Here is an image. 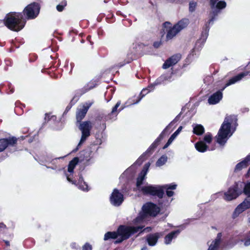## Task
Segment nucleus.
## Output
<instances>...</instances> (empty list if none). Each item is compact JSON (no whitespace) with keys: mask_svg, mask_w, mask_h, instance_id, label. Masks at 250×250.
Listing matches in <instances>:
<instances>
[{"mask_svg":"<svg viewBox=\"0 0 250 250\" xmlns=\"http://www.w3.org/2000/svg\"><path fill=\"white\" fill-rule=\"evenodd\" d=\"M195 147L198 151L202 153L205 152L208 150V146L203 141L197 142L195 144Z\"/></svg>","mask_w":250,"mask_h":250,"instance_id":"nucleus-25","label":"nucleus"},{"mask_svg":"<svg viewBox=\"0 0 250 250\" xmlns=\"http://www.w3.org/2000/svg\"><path fill=\"white\" fill-rule=\"evenodd\" d=\"M244 245L246 246H248L250 245V238H247L244 242Z\"/></svg>","mask_w":250,"mask_h":250,"instance_id":"nucleus-43","label":"nucleus"},{"mask_svg":"<svg viewBox=\"0 0 250 250\" xmlns=\"http://www.w3.org/2000/svg\"><path fill=\"white\" fill-rule=\"evenodd\" d=\"M76 186H78L79 188L80 189L83 190V191H88V185L86 184L85 182H83L80 184H79L78 185L77 184V182H76V184H75Z\"/></svg>","mask_w":250,"mask_h":250,"instance_id":"nucleus-32","label":"nucleus"},{"mask_svg":"<svg viewBox=\"0 0 250 250\" xmlns=\"http://www.w3.org/2000/svg\"><path fill=\"white\" fill-rule=\"evenodd\" d=\"M181 55L175 54L167 60L163 65V68L167 69L176 64L180 60Z\"/></svg>","mask_w":250,"mask_h":250,"instance_id":"nucleus-18","label":"nucleus"},{"mask_svg":"<svg viewBox=\"0 0 250 250\" xmlns=\"http://www.w3.org/2000/svg\"><path fill=\"white\" fill-rule=\"evenodd\" d=\"M175 139H174L173 138H172V137H170V138L168 139V141H167V143L168 144H169V145H170L172 142L174 141Z\"/></svg>","mask_w":250,"mask_h":250,"instance_id":"nucleus-50","label":"nucleus"},{"mask_svg":"<svg viewBox=\"0 0 250 250\" xmlns=\"http://www.w3.org/2000/svg\"><path fill=\"white\" fill-rule=\"evenodd\" d=\"M6 228V226L3 223H0V229H5Z\"/></svg>","mask_w":250,"mask_h":250,"instance_id":"nucleus-53","label":"nucleus"},{"mask_svg":"<svg viewBox=\"0 0 250 250\" xmlns=\"http://www.w3.org/2000/svg\"><path fill=\"white\" fill-rule=\"evenodd\" d=\"M248 160L247 157L241 162L238 163L234 168V172H237L241 170L242 169L246 168L248 166Z\"/></svg>","mask_w":250,"mask_h":250,"instance_id":"nucleus-27","label":"nucleus"},{"mask_svg":"<svg viewBox=\"0 0 250 250\" xmlns=\"http://www.w3.org/2000/svg\"><path fill=\"white\" fill-rule=\"evenodd\" d=\"M183 127L180 126L178 127V128L171 135V137L175 139L176 137L178 135L180 132L182 131Z\"/></svg>","mask_w":250,"mask_h":250,"instance_id":"nucleus-36","label":"nucleus"},{"mask_svg":"<svg viewBox=\"0 0 250 250\" xmlns=\"http://www.w3.org/2000/svg\"><path fill=\"white\" fill-rule=\"evenodd\" d=\"M121 104V102L118 101L116 105L113 107L112 111H111V114L113 115H115L116 116L117 115L118 112H117V108Z\"/></svg>","mask_w":250,"mask_h":250,"instance_id":"nucleus-34","label":"nucleus"},{"mask_svg":"<svg viewBox=\"0 0 250 250\" xmlns=\"http://www.w3.org/2000/svg\"><path fill=\"white\" fill-rule=\"evenodd\" d=\"M243 186H244L243 191L247 197L234 209L232 215L233 219L237 218L241 213L250 208V182H243Z\"/></svg>","mask_w":250,"mask_h":250,"instance_id":"nucleus-6","label":"nucleus"},{"mask_svg":"<svg viewBox=\"0 0 250 250\" xmlns=\"http://www.w3.org/2000/svg\"><path fill=\"white\" fill-rule=\"evenodd\" d=\"M189 23V20L184 18L178 21L173 26L169 22H165L164 26L166 28V40L169 41L174 39L182 30L186 28Z\"/></svg>","mask_w":250,"mask_h":250,"instance_id":"nucleus-5","label":"nucleus"},{"mask_svg":"<svg viewBox=\"0 0 250 250\" xmlns=\"http://www.w3.org/2000/svg\"><path fill=\"white\" fill-rule=\"evenodd\" d=\"M69 108L68 107H67L66 108V110L67 111L69 110Z\"/></svg>","mask_w":250,"mask_h":250,"instance_id":"nucleus-64","label":"nucleus"},{"mask_svg":"<svg viewBox=\"0 0 250 250\" xmlns=\"http://www.w3.org/2000/svg\"><path fill=\"white\" fill-rule=\"evenodd\" d=\"M144 160V155H142L137 159V160L135 163L134 165H138L140 166L142 164Z\"/></svg>","mask_w":250,"mask_h":250,"instance_id":"nucleus-38","label":"nucleus"},{"mask_svg":"<svg viewBox=\"0 0 250 250\" xmlns=\"http://www.w3.org/2000/svg\"><path fill=\"white\" fill-rule=\"evenodd\" d=\"M66 5V1L65 0L62 1L61 3L58 4L56 8L58 11L61 12L63 10L64 7Z\"/></svg>","mask_w":250,"mask_h":250,"instance_id":"nucleus-33","label":"nucleus"},{"mask_svg":"<svg viewBox=\"0 0 250 250\" xmlns=\"http://www.w3.org/2000/svg\"><path fill=\"white\" fill-rule=\"evenodd\" d=\"M79 162L80 161L78 157H75L70 161L68 166V172L69 173V174L67 173L65 174L67 181L72 184H76L75 181L72 180L71 176H72L74 168Z\"/></svg>","mask_w":250,"mask_h":250,"instance_id":"nucleus-14","label":"nucleus"},{"mask_svg":"<svg viewBox=\"0 0 250 250\" xmlns=\"http://www.w3.org/2000/svg\"><path fill=\"white\" fill-rule=\"evenodd\" d=\"M170 77L167 75H162L161 77L158 78L153 83L150 84L148 86L144 88L140 93V97L138 99L134 102L132 104H137L142 100V99L147 93L153 91L156 86L161 84L164 83L165 81H170Z\"/></svg>","mask_w":250,"mask_h":250,"instance_id":"nucleus-9","label":"nucleus"},{"mask_svg":"<svg viewBox=\"0 0 250 250\" xmlns=\"http://www.w3.org/2000/svg\"><path fill=\"white\" fill-rule=\"evenodd\" d=\"M167 157L166 155L162 156L156 162V165L157 167H161L163 166L167 161Z\"/></svg>","mask_w":250,"mask_h":250,"instance_id":"nucleus-29","label":"nucleus"},{"mask_svg":"<svg viewBox=\"0 0 250 250\" xmlns=\"http://www.w3.org/2000/svg\"><path fill=\"white\" fill-rule=\"evenodd\" d=\"M45 166L47 168H49V169H51L53 170H56L57 168V167L56 166H54V167H49V166H47L46 165H45Z\"/></svg>","mask_w":250,"mask_h":250,"instance_id":"nucleus-49","label":"nucleus"},{"mask_svg":"<svg viewBox=\"0 0 250 250\" xmlns=\"http://www.w3.org/2000/svg\"><path fill=\"white\" fill-rule=\"evenodd\" d=\"M76 243H72L71 244V247L73 248V249H76L77 247H76Z\"/></svg>","mask_w":250,"mask_h":250,"instance_id":"nucleus-54","label":"nucleus"},{"mask_svg":"<svg viewBox=\"0 0 250 250\" xmlns=\"http://www.w3.org/2000/svg\"><path fill=\"white\" fill-rule=\"evenodd\" d=\"M141 250H148V249L146 247H144L141 249Z\"/></svg>","mask_w":250,"mask_h":250,"instance_id":"nucleus-60","label":"nucleus"},{"mask_svg":"<svg viewBox=\"0 0 250 250\" xmlns=\"http://www.w3.org/2000/svg\"><path fill=\"white\" fill-rule=\"evenodd\" d=\"M168 128V125H167L165 129L162 132V133L160 134L159 137L155 140L156 142H159L163 139L164 137V132Z\"/></svg>","mask_w":250,"mask_h":250,"instance_id":"nucleus-37","label":"nucleus"},{"mask_svg":"<svg viewBox=\"0 0 250 250\" xmlns=\"http://www.w3.org/2000/svg\"><path fill=\"white\" fill-rule=\"evenodd\" d=\"M247 159L248 160V162L250 161V154L247 156ZM247 174L248 175V176H250V168H249V170L248 171Z\"/></svg>","mask_w":250,"mask_h":250,"instance_id":"nucleus-45","label":"nucleus"},{"mask_svg":"<svg viewBox=\"0 0 250 250\" xmlns=\"http://www.w3.org/2000/svg\"><path fill=\"white\" fill-rule=\"evenodd\" d=\"M45 163H47V160H43V158H40V160H39V163L41 165H44V164Z\"/></svg>","mask_w":250,"mask_h":250,"instance_id":"nucleus-46","label":"nucleus"},{"mask_svg":"<svg viewBox=\"0 0 250 250\" xmlns=\"http://www.w3.org/2000/svg\"><path fill=\"white\" fill-rule=\"evenodd\" d=\"M161 42H154L153 43V46L155 47V48H158L160 47V46L161 45Z\"/></svg>","mask_w":250,"mask_h":250,"instance_id":"nucleus-42","label":"nucleus"},{"mask_svg":"<svg viewBox=\"0 0 250 250\" xmlns=\"http://www.w3.org/2000/svg\"><path fill=\"white\" fill-rule=\"evenodd\" d=\"M212 140V136L211 134L209 133H208L205 135L203 141H204V142L207 145L210 144Z\"/></svg>","mask_w":250,"mask_h":250,"instance_id":"nucleus-30","label":"nucleus"},{"mask_svg":"<svg viewBox=\"0 0 250 250\" xmlns=\"http://www.w3.org/2000/svg\"><path fill=\"white\" fill-rule=\"evenodd\" d=\"M181 230L177 229L172 231L168 234H167L164 238L165 244L166 245L170 244L173 239H175L177 236L180 234Z\"/></svg>","mask_w":250,"mask_h":250,"instance_id":"nucleus-22","label":"nucleus"},{"mask_svg":"<svg viewBox=\"0 0 250 250\" xmlns=\"http://www.w3.org/2000/svg\"><path fill=\"white\" fill-rule=\"evenodd\" d=\"M40 7L36 3L28 5L23 10V14L27 20L34 19L39 15Z\"/></svg>","mask_w":250,"mask_h":250,"instance_id":"nucleus-13","label":"nucleus"},{"mask_svg":"<svg viewBox=\"0 0 250 250\" xmlns=\"http://www.w3.org/2000/svg\"><path fill=\"white\" fill-rule=\"evenodd\" d=\"M248 72H244L239 73L236 76H235L230 79L228 82L226 83L225 86L222 89V91L224 90L227 87L234 84L239 81H240L244 77L248 75Z\"/></svg>","mask_w":250,"mask_h":250,"instance_id":"nucleus-20","label":"nucleus"},{"mask_svg":"<svg viewBox=\"0 0 250 250\" xmlns=\"http://www.w3.org/2000/svg\"><path fill=\"white\" fill-rule=\"evenodd\" d=\"M159 142H156L155 141L149 147V149H151V148H153L156 147L157 145V144Z\"/></svg>","mask_w":250,"mask_h":250,"instance_id":"nucleus-48","label":"nucleus"},{"mask_svg":"<svg viewBox=\"0 0 250 250\" xmlns=\"http://www.w3.org/2000/svg\"><path fill=\"white\" fill-rule=\"evenodd\" d=\"M218 0H210V6H212V7L214 6L215 4L217 2V1H218Z\"/></svg>","mask_w":250,"mask_h":250,"instance_id":"nucleus-44","label":"nucleus"},{"mask_svg":"<svg viewBox=\"0 0 250 250\" xmlns=\"http://www.w3.org/2000/svg\"><path fill=\"white\" fill-rule=\"evenodd\" d=\"M179 116H180V114L177 115L175 118L168 125V127L173 123H175L176 122H177L178 121V119H179Z\"/></svg>","mask_w":250,"mask_h":250,"instance_id":"nucleus-41","label":"nucleus"},{"mask_svg":"<svg viewBox=\"0 0 250 250\" xmlns=\"http://www.w3.org/2000/svg\"><path fill=\"white\" fill-rule=\"evenodd\" d=\"M242 185L243 182H238L229 187L228 191L224 192V199L230 201L238 197L242 192V189L239 188V187H242Z\"/></svg>","mask_w":250,"mask_h":250,"instance_id":"nucleus-10","label":"nucleus"},{"mask_svg":"<svg viewBox=\"0 0 250 250\" xmlns=\"http://www.w3.org/2000/svg\"><path fill=\"white\" fill-rule=\"evenodd\" d=\"M162 188L166 189V194L168 197H171L174 194V192L171 190L175 189L177 188V185L174 183L164 185Z\"/></svg>","mask_w":250,"mask_h":250,"instance_id":"nucleus-24","label":"nucleus"},{"mask_svg":"<svg viewBox=\"0 0 250 250\" xmlns=\"http://www.w3.org/2000/svg\"><path fill=\"white\" fill-rule=\"evenodd\" d=\"M197 3L193 1L189 2V10L190 12H192L195 11Z\"/></svg>","mask_w":250,"mask_h":250,"instance_id":"nucleus-35","label":"nucleus"},{"mask_svg":"<svg viewBox=\"0 0 250 250\" xmlns=\"http://www.w3.org/2000/svg\"><path fill=\"white\" fill-rule=\"evenodd\" d=\"M159 142H156L155 141L149 147V149H151V148H153L156 147L157 145V144Z\"/></svg>","mask_w":250,"mask_h":250,"instance_id":"nucleus-47","label":"nucleus"},{"mask_svg":"<svg viewBox=\"0 0 250 250\" xmlns=\"http://www.w3.org/2000/svg\"><path fill=\"white\" fill-rule=\"evenodd\" d=\"M170 145L169 144H168V143L167 142L166 145L164 146V148H166L167 147Z\"/></svg>","mask_w":250,"mask_h":250,"instance_id":"nucleus-57","label":"nucleus"},{"mask_svg":"<svg viewBox=\"0 0 250 250\" xmlns=\"http://www.w3.org/2000/svg\"><path fill=\"white\" fill-rule=\"evenodd\" d=\"M110 199L112 205L115 206H119L124 201V196L118 189H114Z\"/></svg>","mask_w":250,"mask_h":250,"instance_id":"nucleus-15","label":"nucleus"},{"mask_svg":"<svg viewBox=\"0 0 250 250\" xmlns=\"http://www.w3.org/2000/svg\"><path fill=\"white\" fill-rule=\"evenodd\" d=\"M150 163H147L143 167V169L139 174L137 179L136 182V186L137 188H139L141 185L143 184V182L145 179L147 173L148 168L150 167Z\"/></svg>","mask_w":250,"mask_h":250,"instance_id":"nucleus-19","label":"nucleus"},{"mask_svg":"<svg viewBox=\"0 0 250 250\" xmlns=\"http://www.w3.org/2000/svg\"><path fill=\"white\" fill-rule=\"evenodd\" d=\"M5 243L6 244V245L7 246H9L10 245V243L9 241H5Z\"/></svg>","mask_w":250,"mask_h":250,"instance_id":"nucleus-59","label":"nucleus"},{"mask_svg":"<svg viewBox=\"0 0 250 250\" xmlns=\"http://www.w3.org/2000/svg\"><path fill=\"white\" fill-rule=\"evenodd\" d=\"M17 142V139L15 137H9L0 139V152L4 151L8 146H14Z\"/></svg>","mask_w":250,"mask_h":250,"instance_id":"nucleus-16","label":"nucleus"},{"mask_svg":"<svg viewBox=\"0 0 250 250\" xmlns=\"http://www.w3.org/2000/svg\"><path fill=\"white\" fill-rule=\"evenodd\" d=\"M223 98V94L221 91H218L212 94L208 99V103L209 104H215L218 103Z\"/></svg>","mask_w":250,"mask_h":250,"instance_id":"nucleus-21","label":"nucleus"},{"mask_svg":"<svg viewBox=\"0 0 250 250\" xmlns=\"http://www.w3.org/2000/svg\"><path fill=\"white\" fill-rule=\"evenodd\" d=\"M98 150L93 146H90L81 151L79 159L80 162H83L85 166H89L94 162V155Z\"/></svg>","mask_w":250,"mask_h":250,"instance_id":"nucleus-8","label":"nucleus"},{"mask_svg":"<svg viewBox=\"0 0 250 250\" xmlns=\"http://www.w3.org/2000/svg\"><path fill=\"white\" fill-rule=\"evenodd\" d=\"M237 120L234 115L225 118L216 136V141L219 145L224 146L229 137L232 135L235 130V128L233 129L232 127L234 126L235 127L237 126Z\"/></svg>","mask_w":250,"mask_h":250,"instance_id":"nucleus-2","label":"nucleus"},{"mask_svg":"<svg viewBox=\"0 0 250 250\" xmlns=\"http://www.w3.org/2000/svg\"><path fill=\"white\" fill-rule=\"evenodd\" d=\"M64 157V156H62V157H59V158H56L53 160H52L50 163H51L52 164H55V160H57V159H63V158Z\"/></svg>","mask_w":250,"mask_h":250,"instance_id":"nucleus-51","label":"nucleus"},{"mask_svg":"<svg viewBox=\"0 0 250 250\" xmlns=\"http://www.w3.org/2000/svg\"><path fill=\"white\" fill-rule=\"evenodd\" d=\"M49 114H46V115H45V119H46L47 117L49 118Z\"/></svg>","mask_w":250,"mask_h":250,"instance_id":"nucleus-61","label":"nucleus"},{"mask_svg":"<svg viewBox=\"0 0 250 250\" xmlns=\"http://www.w3.org/2000/svg\"><path fill=\"white\" fill-rule=\"evenodd\" d=\"M193 220H194L193 219H189L188 220H187V221H188V222L186 223V224H188L190 221H193Z\"/></svg>","mask_w":250,"mask_h":250,"instance_id":"nucleus-58","label":"nucleus"},{"mask_svg":"<svg viewBox=\"0 0 250 250\" xmlns=\"http://www.w3.org/2000/svg\"><path fill=\"white\" fill-rule=\"evenodd\" d=\"M145 227L144 225H140L137 227H127L120 226L116 231H108L104 235V240L107 241L110 239H117L115 241V244H118L123 241L127 239L129 237L139 231Z\"/></svg>","mask_w":250,"mask_h":250,"instance_id":"nucleus-1","label":"nucleus"},{"mask_svg":"<svg viewBox=\"0 0 250 250\" xmlns=\"http://www.w3.org/2000/svg\"><path fill=\"white\" fill-rule=\"evenodd\" d=\"M159 238V233L149 234L146 237V241L150 246H155Z\"/></svg>","mask_w":250,"mask_h":250,"instance_id":"nucleus-23","label":"nucleus"},{"mask_svg":"<svg viewBox=\"0 0 250 250\" xmlns=\"http://www.w3.org/2000/svg\"><path fill=\"white\" fill-rule=\"evenodd\" d=\"M226 5V2L225 1L218 0L214 6H211L212 12L209 15L210 19L205 24L204 30L201 35V40L203 42H205L208 37L210 26L213 24L214 21L217 19L218 15L221 13V10L225 8Z\"/></svg>","mask_w":250,"mask_h":250,"instance_id":"nucleus-4","label":"nucleus"},{"mask_svg":"<svg viewBox=\"0 0 250 250\" xmlns=\"http://www.w3.org/2000/svg\"><path fill=\"white\" fill-rule=\"evenodd\" d=\"M218 249V247L210 243V244L209 245V247L207 250H217Z\"/></svg>","mask_w":250,"mask_h":250,"instance_id":"nucleus-40","label":"nucleus"},{"mask_svg":"<svg viewBox=\"0 0 250 250\" xmlns=\"http://www.w3.org/2000/svg\"><path fill=\"white\" fill-rule=\"evenodd\" d=\"M97 85L96 82L95 80H91L87 83L82 89V94L86 93L89 90L94 88Z\"/></svg>","mask_w":250,"mask_h":250,"instance_id":"nucleus-26","label":"nucleus"},{"mask_svg":"<svg viewBox=\"0 0 250 250\" xmlns=\"http://www.w3.org/2000/svg\"><path fill=\"white\" fill-rule=\"evenodd\" d=\"M3 25H4L3 20H0V27L3 26Z\"/></svg>","mask_w":250,"mask_h":250,"instance_id":"nucleus-55","label":"nucleus"},{"mask_svg":"<svg viewBox=\"0 0 250 250\" xmlns=\"http://www.w3.org/2000/svg\"><path fill=\"white\" fill-rule=\"evenodd\" d=\"M221 237L222 233H218L215 239L212 241L211 243L219 248V246L221 242Z\"/></svg>","mask_w":250,"mask_h":250,"instance_id":"nucleus-31","label":"nucleus"},{"mask_svg":"<svg viewBox=\"0 0 250 250\" xmlns=\"http://www.w3.org/2000/svg\"><path fill=\"white\" fill-rule=\"evenodd\" d=\"M146 230L147 231H149L150 230H151V228L149 227H147L146 229H145L143 231H146Z\"/></svg>","mask_w":250,"mask_h":250,"instance_id":"nucleus-56","label":"nucleus"},{"mask_svg":"<svg viewBox=\"0 0 250 250\" xmlns=\"http://www.w3.org/2000/svg\"><path fill=\"white\" fill-rule=\"evenodd\" d=\"M140 189L145 195L156 196L159 198H163L164 194L162 187L159 185H148L141 187Z\"/></svg>","mask_w":250,"mask_h":250,"instance_id":"nucleus-12","label":"nucleus"},{"mask_svg":"<svg viewBox=\"0 0 250 250\" xmlns=\"http://www.w3.org/2000/svg\"><path fill=\"white\" fill-rule=\"evenodd\" d=\"M92 246L88 243H85L82 247V250H92Z\"/></svg>","mask_w":250,"mask_h":250,"instance_id":"nucleus-39","label":"nucleus"},{"mask_svg":"<svg viewBox=\"0 0 250 250\" xmlns=\"http://www.w3.org/2000/svg\"><path fill=\"white\" fill-rule=\"evenodd\" d=\"M180 227L182 228V229H184L185 228V227L182 226H181Z\"/></svg>","mask_w":250,"mask_h":250,"instance_id":"nucleus-62","label":"nucleus"},{"mask_svg":"<svg viewBox=\"0 0 250 250\" xmlns=\"http://www.w3.org/2000/svg\"><path fill=\"white\" fill-rule=\"evenodd\" d=\"M193 132L197 135H201L205 132L204 127L201 125H196L193 127Z\"/></svg>","mask_w":250,"mask_h":250,"instance_id":"nucleus-28","label":"nucleus"},{"mask_svg":"<svg viewBox=\"0 0 250 250\" xmlns=\"http://www.w3.org/2000/svg\"><path fill=\"white\" fill-rule=\"evenodd\" d=\"M131 60H128L126 61V63H129V62H130Z\"/></svg>","mask_w":250,"mask_h":250,"instance_id":"nucleus-63","label":"nucleus"},{"mask_svg":"<svg viewBox=\"0 0 250 250\" xmlns=\"http://www.w3.org/2000/svg\"><path fill=\"white\" fill-rule=\"evenodd\" d=\"M83 182H84L83 181V178L82 177L80 176V178H79L78 184H80V183H83Z\"/></svg>","mask_w":250,"mask_h":250,"instance_id":"nucleus-52","label":"nucleus"},{"mask_svg":"<svg viewBox=\"0 0 250 250\" xmlns=\"http://www.w3.org/2000/svg\"><path fill=\"white\" fill-rule=\"evenodd\" d=\"M4 21V25L9 29L14 31H19L24 26L25 21L23 19V15L21 13H10L6 15Z\"/></svg>","mask_w":250,"mask_h":250,"instance_id":"nucleus-3","label":"nucleus"},{"mask_svg":"<svg viewBox=\"0 0 250 250\" xmlns=\"http://www.w3.org/2000/svg\"><path fill=\"white\" fill-rule=\"evenodd\" d=\"M93 102H87L84 104L82 108L78 109L77 114L76 118L78 122H80L85 116L89 108L93 104Z\"/></svg>","mask_w":250,"mask_h":250,"instance_id":"nucleus-17","label":"nucleus"},{"mask_svg":"<svg viewBox=\"0 0 250 250\" xmlns=\"http://www.w3.org/2000/svg\"><path fill=\"white\" fill-rule=\"evenodd\" d=\"M91 128L92 125L90 121H85L80 124L79 129L82 132V136L76 148L73 150V152H76L90 136Z\"/></svg>","mask_w":250,"mask_h":250,"instance_id":"nucleus-11","label":"nucleus"},{"mask_svg":"<svg viewBox=\"0 0 250 250\" xmlns=\"http://www.w3.org/2000/svg\"><path fill=\"white\" fill-rule=\"evenodd\" d=\"M142 211L134 220V223L140 224L143 222L147 215L155 216L160 211V208L154 204L148 202L142 207Z\"/></svg>","mask_w":250,"mask_h":250,"instance_id":"nucleus-7","label":"nucleus"}]
</instances>
